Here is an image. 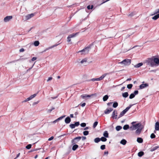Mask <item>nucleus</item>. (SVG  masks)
I'll list each match as a JSON object with an SVG mask.
<instances>
[{
    "instance_id": "obj_48",
    "label": "nucleus",
    "mask_w": 159,
    "mask_h": 159,
    "mask_svg": "<svg viewBox=\"0 0 159 159\" xmlns=\"http://www.w3.org/2000/svg\"><path fill=\"white\" fill-rule=\"evenodd\" d=\"M55 109L54 107H52L51 109H48L47 111L48 112L50 113L53 110Z\"/></svg>"
},
{
    "instance_id": "obj_15",
    "label": "nucleus",
    "mask_w": 159,
    "mask_h": 159,
    "mask_svg": "<svg viewBox=\"0 0 159 159\" xmlns=\"http://www.w3.org/2000/svg\"><path fill=\"white\" fill-rule=\"evenodd\" d=\"M70 121L71 119L69 116L66 117L65 120V122L66 124H69L70 122Z\"/></svg>"
},
{
    "instance_id": "obj_3",
    "label": "nucleus",
    "mask_w": 159,
    "mask_h": 159,
    "mask_svg": "<svg viewBox=\"0 0 159 159\" xmlns=\"http://www.w3.org/2000/svg\"><path fill=\"white\" fill-rule=\"evenodd\" d=\"M141 126H142L141 124V123H138L132 125V126L130 127V129L132 130H135Z\"/></svg>"
},
{
    "instance_id": "obj_37",
    "label": "nucleus",
    "mask_w": 159,
    "mask_h": 159,
    "mask_svg": "<svg viewBox=\"0 0 159 159\" xmlns=\"http://www.w3.org/2000/svg\"><path fill=\"white\" fill-rule=\"evenodd\" d=\"M89 132L88 131H84L83 132V134L85 136L89 134Z\"/></svg>"
},
{
    "instance_id": "obj_9",
    "label": "nucleus",
    "mask_w": 159,
    "mask_h": 159,
    "mask_svg": "<svg viewBox=\"0 0 159 159\" xmlns=\"http://www.w3.org/2000/svg\"><path fill=\"white\" fill-rule=\"evenodd\" d=\"M34 16V13H31L30 14H28L27 15L25 16V20H29L31 18L33 17Z\"/></svg>"
},
{
    "instance_id": "obj_21",
    "label": "nucleus",
    "mask_w": 159,
    "mask_h": 159,
    "mask_svg": "<svg viewBox=\"0 0 159 159\" xmlns=\"http://www.w3.org/2000/svg\"><path fill=\"white\" fill-rule=\"evenodd\" d=\"M122 96L124 98H126L128 96L129 94L127 92H125L122 93Z\"/></svg>"
},
{
    "instance_id": "obj_11",
    "label": "nucleus",
    "mask_w": 159,
    "mask_h": 159,
    "mask_svg": "<svg viewBox=\"0 0 159 159\" xmlns=\"http://www.w3.org/2000/svg\"><path fill=\"white\" fill-rule=\"evenodd\" d=\"M117 111L116 110H115L112 112L111 117L113 119H116L117 116Z\"/></svg>"
},
{
    "instance_id": "obj_60",
    "label": "nucleus",
    "mask_w": 159,
    "mask_h": 159,
    "mask_svg": "<svg viewBox=\"0 0 159 159\" xmlns=\"http://www.w3.org/2000/svg\"><path fill=\"white\" fill-rule=\"evenodd\" d=\"M85 105H86V103H83L81 105V106L82 107H84L85 106Z\"/></svg>"
},
{
    "instance_id": "obj_7",
    "label": "nucleus",
    "mask_w": 159,
    "mask_h": 159,
    "mask_svg": "<svg viewBox=\"0 0 159 159\" xmlns=\"http://www.w3.org/2000/svg\"><path fill=\"white\" fill-rule=\"evenodd\" d=\"M138 93L139 91L138 90H136L134 91L133 93H131L130 95L129 96V98L131 99L134 98L136 95H137L138 94Z\"/></svg>"
},
{
    "instance_id": "obj_58",
    "label": "nucleus",
    "mask_w": 159,
    "mask_h": 159,
    "mask_svg": "<svg viewBox=\"0 0 159 159\" xmlns=\"http://www.w3.org/2000/svg\"><path fill=\"white\" fill-rule=\"evenodd\" d=\"M39 149H32L31 150V152H34V151H37V150H38Z\"/></svg>"
},
{
    "instance_id": "obj_50",
    "label": "nucleus",
    "mask_w": 159,
    "mask_h": 159,
    "mask_svg": "<svg viewBox=\"0 0 159 159\" xmlns=\"http://www.w3.org/2000/svg\"><path fill=\"white\" fill-rule=\"evenodd\" d=\"M80 126L82 127H84L86 126V124L85 123H82L80 124Z\"/></svg>"
},
{
    "instance_id": "obj_14",
    "label": "nucleus",
    "mask_w": 159,
    "mask_h": 159,
    "mask_svg": "<svg viewBox=\"0 0 159 159\" xmlns=\"http://www.w3.org/2000/svg\"><path fill=\"white\" fill-rule=\"evenodd\" d=\"M148 84L147 83L144 84H142L139 86V88L140 89H142L148 87Z\"/></svg>"
},
{
    "instance_id": "obj_51",
    "label": "nucleus",
    "mask_w": 159,
    "mask_h": 159,
    "mask_svg": "<svg viewBox=\"0 0 159 159\" xmlns=\"http://www.w3.org/2000/svg\"><path fill=\"white\" fill-rule=\"evenodd\" d=\"M86 61H87V60L86 59H84L81 61H80V62L82 64V63H84V62H86Z\"/></svg>"
},
{
    "instance_id": "obj_16",
    "label": "nucleus",
    "mask_w": 159,
    "mask_h": 159,
    "mask_svg": "<svg viewBox=\"0 0 159 159\" xmlns=\"http://www.w3.org/2000/svg\"><path fill=\"white\" fill-rule=\"evenodd\" d=\"M59 44H54V45H52V46H51V47H49L48 48H47L46 49H45L44 50L43 52H45L46 51H47V50H49V49H51V48H54V47H56V46H57Z\"/></svg>"
},
{
    "instance_id": "obj_10",
    "label": "nucleus",
    "mask_w": 159,
    "mask_h": 159,
    "mask_svg": "<svg viewBox=\"0 0 159 159\" xmlns=\"http://www.w3.org/2000/svg\"><path fill=\"white\" fill-rule=\"evenodd\" d=\"M12 18V16H7L4 18V21L5 22H7L10 21Z\"/></svg>"
},
{
    "instance_id": "obj_63",
    "label": "nucleus",
    "mask_w": 159,
    "mask_h": 159,
    "mask_svg": "<svg viewBox=\"0 0 159 159\" xmlns=\"http://www.w3.org/2000/svg\"><path fill=\"white\" fill-rule=\"evenodd\" d=\"M20 153H19L18 154H17V155L16 156V157L15 158H14V159H16L17 158H18L20 156Z\"/></svg>"
},
{
    "instance_id": "obj_24",
    "label": "nucleus",
    "mask_w": 159,
    "mask_h": 159,
    "mask_svg": "<svg viewBox=\"0 0 159 159\" xmlns=\"http://www.w3.org/2000/svg\"><path fill=\"white\" fill-rule=\"evenodd\" d=\"M78 145L77 144H74L72 147V149L73 151H75L78 148Z\"/></svg>"
},
{
    "instance_id": "obj_26",
    "label": "nucleus",
    "mask_w": 159,
    "mask_h": 159,
    "mask_svg": "<svg viewBox=\"0 0 159 159\" xmlns=\"http://www.w3.org/2000/svg\"><path fill=\"white\" fill-rule=\"evenodd\" d=\"M144 154V153L143 151H140L138 152V155L139 157H141Z\"/></svg>"
},
{
    "instance_id": "obj_41",
    "label": "nucleus",
    "mask_w": 159,
    "mask_h": 159,
    "mask_svg": "<svg viewBox=\"0 0 159 159\" xmlns=\"http://www.w3.org/2000/svg\"><path fill=\"white\" fill-rule=\"evenodd\" d=\"M82 52V53H81V54H85V50H84V48L82 50L79 51L78 52Z\"/></svg>"
},
{
    "instance_id": "obj_46",
    "label": "nucleus",
    "mask_w": 159,
    "mask_h": 159,
    "mask_svg": "<svg viewBox=\"0 0 159 159\" xmlns=\"http://www.w3.org/2000/svg\"><path fill=\"white\" fill-rule=\"evenodd\" d=\"M65 116H66V115H63L62 116H61L57 118L58 120L59 121V120H61L64 117H65Z\"/></svg>"
},
{
    "instance_id": "obj_56",
    "label": "nucleus",
    "mask_w": 159,
    "mask_h": 159,
    "mask_svg": "<svg viewBox=\"0 0 159 159\" xmlns=\"http://www.w3.org/2000/svg\"><path fill=\"white\" fill-rule=\"evenodd\" d=\"M19 60V59H18L17 60H14V61H12L10 62H9L8 63H13V62H16L17 61H18Z\"/></svg>"
},
{
    "instance_id": "obj_17",
    "label": "nucleus",
    "mask_w": 159,
    "mask_h": 159,
    "mask_svg": "<svg viewBox=\"0 0 159 159\" xmlns=\"http://www.w3.org/2000/svg\"><path fill=\"white\" fill-rule=\"evenodd\" d=\"M155 129L156 130H159V122L158 121L155 123Z\"/></svg>"
},
{
    "instance_id": "obj_22",
    "label": "nucleus",
    "mask_w": 159,
    "mask_h": 159,
    "mask_svg": "<svg viewBox=\"0 0 159 159\" xmlns=\"http://www.w3.org/2000/svg\"><path fill=\"white\" fill-rule=\"evenodd\" d=\"M137 141L138 143H141L143 142V140L142 138L139 137L137 138Z\"/></svg>"
},
{
    "instance_id": "obj_4",
    "label": "nucleus",
    "mask_w": 159,
    "mask_h": 159,
    "mask_svg": "<svg viewBox=\"0 0 159 159\" xmlns=\"http://www.w3.org/2000/svg\"><path fill=\"white\" fill-rule=\"evenodd\" d=\"M119 63L120 64H123L125 65H129L131 63V60L128 59H125Z\"/></svg>"
},
{
    "instance_id": "obj_32",
    "label": "nucleus",
    "mask_w": 159,
    "mask_h": 159,
    "mask_svg": "<svg viewBox=\"0 0 159 159\" xmlns=\"http://www.w3.org/2000/svg\"><path fill=\"white\" fill-rule=\"evenodd\" d=\"M122 127L120 125L117 126L116 127V129L117 131H119L121 129H122Z\"/></svg>"
},
{
    "instance_id": "obj_40",
    "label": "nucleus",
    "mask_w": 159,
    "mask_h": 159,
    "mask_svg": "<svg viewBox=\"0 0 159 159\" xmlns=\"http://www.w3.org/2000/svg\"><path fill=\"white\" fill-rule=\"evenodd\" d=\"M156 135L154 133H152L150 135V138L152 139H154L155 138Z\"/></svg>"
},
{
    "instance_id": "obj_1",
    "label": "nucleus",
    "mask_w": 159,
    "mask_h": 159,
    "mask_svg": "<svg viewBox=\"0 0 159 159\" xmlns=\"http://www.w3.org/2000/svg\"><path fill=\"white\" fill-rule=\"evenodd\" d=\"M146 63L147 65H150L151 66L153 67L156 64H159V59L157 57L149 58L146 60Z\"/></svg>"
},
{
    "instance_id": "obj_33",
    "label": "nucleus",
    "mask_w": 159,
    "mask_h": 159,
    "mask_svg": "<svg viewBox=\"0 0 159 159\" xmlns=\"http://www.w3.org/2000/svg\"><path fill=\"white\" fill-rule=\"evenodd\" d=\"M118 106V103L117 102H114L113 104V107L116 108Z\"/></svg>"
},
{
    "instance_id": "obj_42",
    "label": "nucleus",
    "mask_w": 159,
    "mask_h": 159,
    "mask_svg": "<svg viewBox=\"0 0 159 159\" xmlns=\"http://www.w3.org/2000/svg\"><path fill=\"white\" fill-rule=\"evenodd\" d=\"M69 126L71 129H74L75 127L74 124H71Z\"/></svg>"
},
{
    "instance_id": "obj_29",
    "label": "nucleus",
    "mask_w": 159,
    "mask_h": 159,
    "mask_svg": "<svg viewBox=\"0 0 159 159\" xmlns=\"http://www.w3.org/2000/svg\"><path fill=\"white\" fill-rule=\"evenodd\" d=\"M130 128L129 126L128 125H124L123 127V129L125 130H126Z\"/></svg>"
},
{
    "instance_id": "obj_6",
    "label": "nucleus",
    "mask_w": 159,
    "mask_h": 159,
    "mask_svg": "<svg viewBox=\"0 0 159 159\" xmlns=\"http://www.w3.org/2000/svg\"><path fill=\"white\" fill-rule=\"evenodd\" d=\"M81 139V137L80 136L76 137L72 140L71 143L72 144H74L79 142Z\"/></svg>"
},
{
    "instance_id": "obj_2",
    "label": "nucleus",
    "mask_w": 159,
    "mask_h": 159,
    "mask_svg": "<svg viewBox=\"0 0 159 159\" xmlns=\"http://www.w3.org/2000/svg\"><path fill=\"white\" fill-rule=\"evenodd\" d=\"M133 105L134 104H130L128 107H127L125 109L121 112L120 115L119 116L118 118H119L123 116Z\"/></svg>"
},
{
    "instance_id": "obj_18",
    "label": "nucleus",
    "mask_w": 159,
    "mask_h": 159,
    "mask_svg": "<svg viewBox=\"0 0 159 159\" xmlns=\"http://www.w3.org/2000/svg\"><path fill=\"white\" fill-rule=\"evenodd\" d=\"M143 65V63L142 62L139 63L137 64L134 65V67L135 68H139Z\"/></svg>"
},
{
    "instance_id": "obj_54",
    "label": "nucleus",
    "mask_w": 159,
    "mask_h": 159,
    "mask_svg": "<svg viewBox=\"0 0 159 159\" xmlns=\"http://www.w3.org/2000/svg\"><path fill=\"white\" fill-rule=\"evenodd\" d=\"M37 59V57H33L32 59H31V61H35V60H36Z\"/></svg>"
},
{
    "instance_id": "obj_62",
    "label": "nucleus",
    "mask_w": 159,
    "mask_h": 159,
    "mask_svg": "<svg viewBox=\"0 0 159 159\" xmlns=\"http://www.w3.org/2000/svg\"><path fill=\"white\" fill-rule=\"evenodd\" d=\"M39 102V101H38L37 102H34L33 104V105H34L36 104H37Z\"/></svg>"
},
{
    "instance_id": "obj_35",
    "label": "nucleus",
    "mask_w": 159,
    "mask_h": 159,
    "mask_svg": "<svg viewBox=\"0 0 159 159\" xmlns=\"http://www.w3.org/2000/svg\"><path fill=\"white\" fill-rule=\"evenodd\" d=\"M39 44V42L38 41H36L34 42V44L35 46H38Z\"/></svg>"
},
{
    "instance_id": "obj_52",
    "label": "nucleus",
    "mask_w": 159,
    "mask_h": 159,
    "mask_svg": "<svg viewBox=\"0 0 159 159\" xmlns=\"http://www.w3.org/2000/svg\"><path fill=\"white\" fill-rule=\"evenodd\" d=\"M67 39V41L68 42H70L71 41L70 38L69 36H68Z\"/></svg>"
},
{
    "instance_id": "obj_39",
    "label": "nucleus",
    "mask_w": 159,
    "mask_h": 159,
    "mask_svg": "<svg viewBox=\"0 0 159 159\" xmlns=\"http://www.w3.org/2000/svg\"><path fill=\"white\" fill-rule=\"evenodd\" d=\"M133 87V84H129L127 85V88L129 89H131Z\"/></svg>"
},
{
    "instance_id": "obj_43",
    "label": "nucleus",
    "mask_w": 159,
    "mask_h": 159,
    "mask_svg": "<svg viewBox=\"0 0 159 159\" xmlns=\"http://www.w3.org/2000/svg\"><path fill=\"white\" fill-rule=\"evenodd\" d=\"M90 80L93 81H100V80L99 78H93Z\"/></svg>"
},
{
    "instance_id": "obj_47",
    "label": "nucleus",
    "mask_w": 159,
    "mask_h": 159,
    "mask_svg": "<svg viewBox=\"0 0 159 159\" xmlns=\"http://www.w3.org/2000/svg\"><path fill=\"white\" fill-rule=\"evenodd\" d=\"M135 14L134 13V12H132L129 14L128 15V16H130V17H132Z\"/></svg>"
},
{
    "instance_id": "obj_5",
    "label": "nucleus",
    "mask_w": 159,
    "mask_h": 159,
    "mask_svg": "<svg viewBox=\"0 0 159 159\" xmlns=\"http://www.w3.org/2000/svg\"><path fill=\"white\" fill-rule=\"evenodd\" d=\"M93 96H96V94L93 93L91 94V95H88L87 94H82L81 96V97L82 98L84 99H87L88 98L90 97H91Z\"/></svg>"
},
{
    "instance_id": "obj_23",
    "label": "nucleus",
    "mask_w": 159,
    "mask_h": 159,
    "mask_svg": "<svg viewBox=\"0 0 159 159\" xmlns=\"http://www.w3.org/2000/svg\"><path fill=\"white\" fill-rule=\"evenodd\" d=\"M159 18V13L155 15L154 16L152 17V19L156 20Z\"/></svg>"
},
{
    "instance_id": "obj_13",
    "label": "nucleus",
    "mask_w": 159,
    "mask_h": 159,
    "mask_svg": "<svg viewBox=\"0 0 159 159\" xmlns=\"http://www.w3.org/2000/svg\"><path fill=\"white\" fill-rule=\"evenodd\" d=\"M113 110L112 108H110L109 109H107L104 111L105 114H108Z\"/></svg>"
},
{
    "instance_id": "obj_59",
    "label": "nucleus",
    "mask_w": 159,
    "mask_h": 159,
    "mask_svg": "<svg viewBox=\"0 0 159 159\" xmlns=\"http://www.w3.org/2000/svg\"><path fill=\"white\" fill-rule=\"evenodd\" d=\"M52 79V77H49L47 80V81L48 82V81L51 80Z\"/></svg>"
},
{
    "instance_id": "obj_36",
    "label": "nucleus",
    "mask_w": 159,
    "mask_h": 159,
    "mask_svg": "<svg viewBox=\"0 0 159 159\" xmlns=\"http://www.w3.org/2000/svg\"><path fill=\"white\" fill-rule=\"evenodd\" d=\"M98 122L97 121H95L93 124V127L94 128H95L97 126V125H98Z\"/></svg>"
},
{
    "instance_id": "obj_53",
    "label": "nucleus",
    "mask_w": 159,
    "mask_h": 159,
    "mask_svg": "<svg viewBox=\"0 0 159 159\" xmlns=\"http://www.w3.org/2000/svg\"><path fill=\"white\" fill-rule=\"evenodd\" d=\"M54 138V137L53 136H51V137H50V138H49L48 139V141H51V140H52Z\"/></svg>"
},
{
    "instance_id": "obj_28",
    "label": "nucleus",
    "mask_w": 159,
    "mask_h": 159,
    "mask_svg": "<svg viewBox=\"0 0 159 159\" xmlns=\"http://www.w3.org/2000/svg\"><path fill=\"white\" fill-rule=\"evenodd\" d=\"M108 96L107 95H106L103 97V100L104 101H106L108 99Z\"/></svg>"
},
{
    "instance_id": "obj_12",
    "label": "nucleus",
    "mask_w": 159,
    "mask_h": 159,
    "mask_svg": "<svg viewBox=\"0 0 159 159\" xmlns=\"http://www.w3.org/2000/svg\"><path fill=\"white\" fill-rule=\"evenodd\" d=\"M92 45V44H91L84 48V50H85V54L88 53L89 50L91 49V47Z\"/></svg>"
},
{
    "instance_id": "obj_8",
    "label": "nucleus",
    "mask_w": 159,
    "mask_h": 159,
    "mask_svg": "<svg viewBox=\"0 0 159 159\" xmlns=\"http://www.w3.org/2000/svg\"><path fill=\"white\" fill-rule=\"evenodd\" d=\"M143 128V125H142V126L139 127L137 129V130L135 131V133L138 135L140 134Z\"/></svg>"
},
{
    "instance_id": "obj_19",
    "label": "nucleus",
    "mask_w": 159,
    "mask_h": 159,
    "mask_svg": "<svg viewBox=\"0 0 159 159\" xmlns=\"http://www.w3.org/2000/svg\"><path fill=\"white\" fill-rule=\"evenodd\" d=\"M79 33V32H77L75 33H73L72 34H70L68 36H70V38H72L76 37V36L77 34H78Z\"/></svg>"
},
{
    "instance_id": "obj_20",
    "label": "nucleus",
    "mask_w": 159,
    "mask_h": 159,
    "mask_svg": "<svg viewBox=\"0 0 159 159\" xmlns=\"http://www.w3.org/2000/svg\"><path fill=\"white\" fill-rule=\"evenodd\" d=\"M127 143V141L125 139H122L120 142V144L124 145H125Z\"/></svg>"
},
{
    "instance_id": "obj_44",
    "label": "nucleus",
    "mask_w": 159,
    "mask_h": 159,
    "mask_svg": "<svg viewBox=\"0 0 159 159\" xmlns=\"http://www.w3.org/2000/svg\"><path fill=\"white\" fill-rule=\"evenodd\" d=\"M31 146H32L31 144H28V145H27L26 146V148L28 149H29L31 148Z\"/></svg>"
},
{
    "instance_id": "obj_34",
    "label": "nucleus",
    "mask_w": 159,
    "mask_h": 159,
    "mask_svg": "<svg viewBox=\"0 0 159 159\" xmlns=\"http://www.w3.org/2000/svg\"><path fill=\"white\" fill-rule=\"evenodd\" d=\"M100 139V141H102V142H106L107 140L106 138L104 137H102Z\"/></svg>"
},
{
    "instance_id": "obj_31",
    "label": "nucleus",
    "mask_w": 159,
    "mask_h": 159,
    "mask_svg": "<svg viewBox=\"0 0 159 159\" xmlns=\"http://www.w3.org/2000/svg\"><path fill=\"white\" fill-rule=\"evenodd\" d=\"M100 141V139L98 137L95 138L94 139V142L95 143H98Z\"/></svg>"
},
{
    "instance_id": "obj_27",
    "label": "nucleus",
    "mask_w": 159,
    "mask_h": 159,
    "mask_svg": "<svg viewBox=\"0 0 159 159\" xmlns=\"http://www.w3.org/2000/svg\"><path fill=\"white\" fill-rule=\"evenodd\" d=\"M159 148V146H156L155 147H154L152 148H151L150 149V151L151 152H153L155 150H156L157 149Z\"/></svg>"
},
{
    "instance_id": "obj_49",
    "label": "nucleus",
    "mask_w": 159,
    "mask_h": 159,
    "mask_svg": "<svg viewBox=\"0 0 159 159\" xmlns=\"http://www.w3.org/2000/svg\"><path fill=\"white\" fill-rule=\"evenodd\" d=\"M75 127L78 126L80 125V122L79 121L75 122Z\"/></svg>"
},
{
    "instance_id": "obj_30",
    "label": "nucleus",
    "mask_w": 159,
    "mask_h": 159,
    "mask_svg": "<svg viewBox=\"0 0 159 159\" xmlns=\"http://www.w3.org/2000/svg\"><path fill=\"white\" fill-rule=\"evenodd\" d=\"M108 73H105L102 75L100 77L99 79L100 80H102L107 75Z\"/></svg>"
},
{
    "instance_id": "obj_64",
    "label": "nucleus",
    "mask_w": 159,
    "mask_h": 159,
    "mask_svg": "<svg viewBox=\"0 0 159 159\" xmlns=\"http://www.w3.org/2000/svg\"><path fill=\"white\" fill-rule=\"evenodd\" d=\"M108 154V151H105L104 152V155H107Z\"/></svg>"
},
{
    "instance_id": "obj_45",
    "label": "nucleus",
    "mask_w": 159,
    "mask_h": 159,
    "mask_svg": "<svg viewBox=\"0 0 159 159\" xmlns=\"http://www.w3.org/2000/svg\"><path fill=\"white\" fill-rule=\"evenodd\" d=\"M105 148L106 146L105 145H102L100 147V148L102 150L105 149Z\"/></svg>"
},
{
    "instance_id": "obj_57",
    "label": "nucleus",
    "mask_w": 159,
    "mask_h": 159,
    "mask_svg": "<svg viewBox=\"0 0 159 159\" xmlns=\"http://www.w3.org/2000/svg\"><path fill=\"white\" fill-rule=\"evenodd\" d=\"M82 139V140H84L86 139V138L85 136H83L81 137Z\"/></svg>"
},
{
    "instance_id": "obj_25",
    "label": "nucleus",
    "mask_w": 159,
    "mask_h": 159,
    "mask_svg": "<svg viewBox=\"0 0 159 159\" xmlns=\"http://www.w3.org/2000/svg\"><path fill=\"white\" fill-rule=\"evenodd\" d=\"M108 135L109 134L107 131H105L104 132L103 134L104 137H105V138H108Z\"/></svg>"
},
{
    "instance_id": "obj_38",
    "label": "nucleus",
    "mask_w": 159,
    "mask_h": 159,
    "mask_svg": "<svg viewBox=\"0 0 159 159\" xmlns=\"http://www.w3.org/2000/svg\"><path fill=\"white\" fill-rule=\"evenodd\" d=\"M37 93H35V94H34L33 95H31L30 96V98L31 99H32V98L35 97L37 95Z\"/></svg>"
},
{
    "instance_id": "obj_55",
    "label": "nucleus",
    "mask_w": 159,
    "mask_h": 159,
    "mask_svg": "<svg viewBox=\"0 0 159 159\" xmlns=\"http://www.w3.org/2000/svg\"><path fill=\"white\" fill-rule=\"evenodd\" d=\"M24 51H25V49L23 48H22L20 50L19 52H24Z\"/></svg>"
},
{
    "instance_id": "obj_61",
    "label": "nucleus",
    "mask_w": 159,
    "mask_h": 159,
    "mask_svg": "<svg viewBox=\"0 0 159 159\" xmlns=\"http://www.w3.org/2000/svg\"><path fill=\"white\" fill-rule=\"evenodd\" d=\"M59 121V120H58V119H57L56 120H55L54 121H53V123H55L56 122Z\"/></svg>"
}]
</instances>
